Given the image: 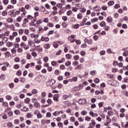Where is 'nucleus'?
Listing matches in <instances>:
<instances>
[{
    "label": "nucleus",
    "instance_id": "1",
    "mask_svg": "<svg viewBox=\"0 0 128 128\" xmlns=\"http://www.w3.org/2000/svg\"><path fill=\"white\" fill-rule=\"evenodd\" d=\"M32 102L34 104V106L35 108H40V104L38 102V99L33 98L32 100Z\"/></svg>",
    "mask_w": 128,
    "mask_h": 128
},
{
    "label": "nucleus",
    "instance_id": "2",
    "mask_svg": "<svg viewBox=\"0 0 128 128\" xmlns=\"http://www.w3.org/2000/svg\"><path fill=\"white\" fill-rule=\"evenodd\" d=\"M84 86H82V84H80L78 86H74L72 88V92H78V90H80Z\"/></svg>",
    "mask_w": 128,
    "mask_h": 128
},
{
    "label": "nucleus",
    "instance_id": "3",
    "mask_svg": "<svg viewBox=\"0 0 128 128\" xmlns=\"http://www.w3.org/2000/svg\"><path fill=\"white\" fill-rule=\"evenodd\" d=\"M20 46L22 48H24L25 50H28V48H30V46L26 45L24 42H22L20 44Z\"/></svg>",
    "mask_w": 128,
    "mask_h": 128
},
{
    "label": "nucleus",
    "instance_id": "4",
    "mask_svg": "<svg viewBox=\"0 0 128 128\" xmlns=\"http://www.w3.org/2000/svg\"><path fill=\"white\" fill-rule=\"evenodd\" d=\"M14 12H16V9H14L8 12V14L9 16H10V18H16V14L14 13Z\"/></svg>",
    "mask_w": 128,
    "mask_h": 128
},
{
    "label": "nucleus",
    "instance_id": "5",
    "mask_svg": "<svg viewBox=\"0 0 128 128\" xmlns=\"http://www.w3.org/2000/svg\"><path fill=\"white\" fill-rule=\"evenodd\" d=\"M78 102L80 104H86V99L80 98L78 101Z\"/></svg>",
    "mask_w": 128,
    "mask_h": 128
},
{
    "label": "nucleus",
    "instance_id": "6",
    "mask_svg": "<svg viewBox=\"0 0 128 128\" xmlns=\"http://www.w3.org/2000/svg\"><path fill=\"white\" fill-rule=\"evenodd\" d=\"M84 42H86L88 44H92V40L90 39L88 40V38H86L84 40Z\"/></svg>",
    "mask_w": 128,
    "mask_h": 128
},
{
    "label": "nucleus",
    "instance_id": "7",
    "mask_svg": "<svg viewBox=\"0 0 128 128\" xmlns=\"http://www.w3.org/2000/svg\"><path fill=\"white\" fill-rule=\"evenodd\" d=\"M41 42H48L50 40V38L48 37L42 36L40 39Z\"/></svg>",
    "mask_w": 128,
    "mask_h": 128
},
{
    "label": "nucleus",
    "instance_id": "8",
    "mask_svg": "<svg viewBox=\"0 0 128 128\" xmlns=\"http://www.w3.org/2000/svg\"><path fill=\"white\" fill-rule=\"evenodd\" d=\"M46 102H47V103L48 104H46L45 106L46 107L49 106H50L52 104V100H50V98L48 99Z\"/></svg>",
    "mask_w": 128,
    "mask_h": 128
},
{
    "label": "nucleus",
    "instance_id": "9",
    "mask_svg": "<svg viewBox=\"0 0 128 128\" xmlns=\"http://www.w3.org/2000/svg\"><path fill=\"white\" fill-rule=\"evenodd\" d=\"M54 82H56L54 80H50L49 82H48V86H52L53 84H54Z\"/></svg>",
    "mask_w": 128,
    "mask_h": 128
},
{
    "label": "nucleus",
    "instance_id": "10",
    "mask_svg": "<svg viewBox=\"0 0 128 128\" xmlns=\"http://www.w3.org/2000/svg\"><path fill=\"white\" fill-rule=\"evenodd\" d=\"M88 20V18H84L82 21V22L80 23V25L81 26H84V24H86V21Z\"/></svg>",
    "mask_w": 128,
    "mask_h": 128
},
{
    "label": "nucleus",
    "instance_id": "11",
    "mask_svg": "<svg viewBox=\"0 0 128 128\" xmlns=\"http://www.w3.org/2000/svg\"><path fill=\"white\" fill-rule=\"evenodd\" d=\"M76 38V34H72L68 37V40H74V38Z\"/></svg>",
    "mask_w": 128,
    "mask_h": 128
},
{
    "label": "nucleus",
    "instance_id": "12",
    "mask_svg": "<svg viewBox=\"0 0 128 128\" xmlns=\"http://www.w3.org/2000/svg\"><path fill=\"white\" fill-rule=\"evenodd\" d=\"M93 10L96 12H98V10H100L101 8L99 6H96L95 7L93 8Z\"/></svg>",
    "mask_w": 128,
    "mask_h": 128
},
{
    "label": "nucleus",
    "instance_id": "13",
    "mask_svg": "<svg viewBox=\"0 0 128 128\" xmlns=\"http://www.w3.org/2000/svg\"><path fill=\"white\" fill-rule=\"evenodd\" d=\"M20 12H22L23 14H26V8H22L19 9Z\"/></svg>",
    "mask_w": 128,
    "mask_h": 128
},
{
    "label": "nucleus",
    "instance_id": "14",
    "mask_svg": "<svg viewBox=\"0 0 128 128\" xmlns=\"http://www.w3.org/2000/svg\"><path fill=\"white\" fill-rule=\"evenodd\" d=\"M92 122L89 124V126H94L96 124V120H91Z\"/></svg>",
    "mask_w": 128,
    "mask_h": 128
},
{
    "label": "nucleus",
    "instance_id": "15",
    "mask_svg": "<svg viewBox=\"0 0 128 128\" xmlns=\"http://www.w3.org/2000/svg\"><path fill=\"white\" fill-rule=\"evenodd\" d=\"M44 48H46V50H48V48H50V44H45L44 46Z\"/></svg>",
    "mask_w": 128,
    "mask_h": 128
},
{
    "label": "nucleus",
    "instance_id": "16",
    "mask_svg": "<svg viewBox=\"0 0 128 128\" xmlns=\"http://www.w3.org/2000/svg\"><path fill=\"white\" fill-rule=\"evenodd\" d=\"M28 44L30 46H32L34 44V46H36V44H34V42L32 41V40H30L28 41Z\"/></svg>",
    "mask_w": 128,
    "mask_h": 128
},
{
    "label": "nucleus",
    "instance_id": "17",
    "mask_svg": "<svg viewBox=\"0 0 128 128\" xmlns=\"http://www.w3.org/2000/svg\"><path fill=\"white\" fill-rule=\"evenodd\" d=\"M106 22H112V16H110L108 17V18H106Z\"/></svg>",
    "mask_w": 128,
    "mask_h": 128
},
{
    "label": "nucleus",
    "instance_id": "18",
    "mask_svg": "<svg viewBox=\"0 0 128 128\" xmlns=\"http://www.w3.org/2000/svg\"><path fill=\"white\" fill-rule=\"evenodd\" d=\"M2 106H4V108H8V102H3Z\"/></svg>",
    "mask_w": 128,
    "mask_h": 128
},
{
    "label": "nucleus",
    "instance_id": "19",
    "mask_svg": "<svg viewBox=\"0 0 128 128\" xmlns=\"http://www.w3.org/2000/svg\"><path fill=\"white\" fill-rule=\"evenodd\" d=\"M16 22H20L22 20V16H19L18 18L16 19Z\"/></svg>",
    "mask_w": 128,
    "mask_h": 128
},
{
    "label": "nucleus",
    "instance_id": "20",
    "mask_svg": "<svg viewBox=\"0 0 128 128\" xmlns=\"http://www.w3.org/2000/svg\"><path fill=\"white\" fill-rule=\"evenodd\" d=\"M69 82H72V80L69 79L68 80H64L63 81V84H68Z\"/></svg>",
    "mask_w": 128,
    "mask_h": 128
},
{
    "label": "nucleus",
    "instance_id": "21",
    "mask_svg": "<svg viewBox=\"0 0 128 128\" xmlns=\"http://www.w3.org/2000/svg\"><path fill=\"white\" fill-rule=\"evenodd\" d=\"M2 16H8V10H6V9L5 10L2 11Z\"/></svg>",
    "mask_w": 128,
    "mask_h": 128
},
{
    "label": "nucleus",
    "instance_id": "22",
    "mask_svg": "<svg viewBox=\"0 0 128 128\" xmlns=\"http://www.w3.org/2000/svg\"><path fill=\"white\" fill-rule=\"evenodd\" d=\"M20 82H22V84H24V82H26V78H24V77L20 78Z\"/></svg>",
    "mask_w": 128,
    "mask_h": 128
},
{
    "label": "nucleus",
    "instance_id": "23",
    "mask_svg": "<svg viewBox=\"0 0 128 128\" xmlns=\"http://www.w3.org/2000/svg\"><path fill=\"white\" fill-rule=\"evenodd\" d=\"M77 18H78V20H82V14L80 13L78 14Z\"/></svg>",
    "mask_w": 128,
    "mask_h": 128
},
{
    "label": "nucleus",
    "instance_id": "24",
    "mask_svg": "<svg viewBox=\"0 0 128 128\" xmlns=\"http://www.w3.org/2000/svg\"><path fill=\"white\" fill-rule=\"evenodd\" d=\"M14 114H16L17 116H18V114H20V110H16L14 111Z\"/></svg>",
    "mask_w": 128,
    "mask_h": 128
},
{
    "label": "nucleus",
    "instance_id": "25",
    "mask_svg": "<svg viewBox=\"0 0 128 128\" xmlns=\"http://www.w3.org/2000/svg\"><path fill=\"white\" fill-rule=\"evenodd\" d=\"M106 22L104 21H102L100 24V26L102 27L106 26Z\"/></svg>",
    "mask_w": 128,
    "mask_h": 128
},
{
    "label": "nucleus",
    "instance_id": "26",
    "mask_svg": "<svg viewBox=\"0 0 128 128\" xmlns=\"http://www.w3.org/2000/svg\"><path fill=\"white\" fill-rule=\"evenodd\" d=\"M106 120L108 122H110V123L112 122V119H110V116H106Z\"/></svg>",
    "mask_w": 128,
    "mask_h": 128
},
{
    "label": "nucleus",
    "instance_id": "27",
    "mask_svg": "<svg viewBox=\"0 0 128 128\" xmlns=\"http://www.w3.org/2000/svg\"><path fill=\"white\" fill-rule=\"evenodd\" d=\"M16 76H22V70H18L16 72Z\"/></svg>",
    "mask_w": 128,
    "mask_h": 128
},
{
    "label": "nucleus",
    "instance_id": "28",
    "mask_svg": "<svg viewBox=\"0 0 128 128\" xmlns=\"http://www.w3.org/2000/svg\"><path fill=\"white\" fill-rule=\"evenodd\" d=\"M22 40L24 42H26L28 40V37L24 35L22 36Z\"/></svg>",
    "mask_w": 128,
    "mask_h": 128
},
{
    "label": "nucleus",
    "instance_id": "29",
    "mask_svg": "<svg viewBox=\"0 0 128 128\" xmlns=\"http://www.w3.org/2000/svg\"><path fill=\"white\" fill-rule=\"evenodd\" d=\"M17 52L18 54H22V52H24V50H22V48H19L17 50Z\"/></svg>",
    "mask_w": 128,
    "mask_h": 128
},
{
    "label": "nucleus",
    "instance_id": "30",
    "mask_svg": "<svg viewBox=\"0 0 128 128\" xmlns=\"http://www.w3.org/2000/svg\"><path fill=\"white\" fill-rule=\"evenodd\" d=\"M72 80V82H78V77L76 76H74V77H73L72 79H70Z\"/></svg>",
    "mask_w": 128,
    "mask_h": 128
},
{
    "label": "nucleus",
    "instance_id": "31",
    "mask_svg": "<svg viewBox=\"0 0 128 128\" xmlns=\"http://www.w3.org/2000/svg\"><path fill=\"white\" fill-rule=\"evenodd\" d=\"M32 116H33L32 114H30V113H28L26 114V118H32Z\"/></svg>",
    "mask_w": 128,
    "mask_h": 128
},
{
    "label": "nucleus",
    "instance_id": "32",
    "mask_svg": "<svg viewBox=\"0 0 128 128\" xmlns=\"http://www.w3.org/2000/svg\"><path fill=\"white\" fill-rule=\"evenodd\" d=\"M32 94H38V90H36V89H33L32 91Z\"/></svg>",
    "mask_w": 128,
    "mask_h": 128
},
{
    "label": "nucleus",
    "instance_id": "33",
    "mask_svg": "<svg viewBox=\"0 0 128 128\" xmlns=\"http://www.w3.org/2000/svg\"><path fill=\"white\" fill-rule=\"evenodd\" d=\"M42 118V114H40V112H38V114H37V118Z\"/></svg>",
    "mask_w": 128,
    "mask_h": 128
},
{
    "label": "nucleus",
    "instance_id": "34",
    "mask_svg": "<svg viewBox=\"0 0 128 128\" xmlns=\"http://www.w3.org/2000/svg\"><path fill=\"white\" fill-rule=\"evenodd\" d=\"M30 98H26L24 100L25 104H30Z\"/></svg>",
    "mask_w": 128,
    "mask_h": 128
},
{
    "label": "nucleus",
    "instance_id": "35",
    "mask_svg": "<svg viewBox=\"0 0 128 128\" xmlns=\"http://www.w3.org/2000/svg\"><path fill=\"white\" fill-rule=\"evenodd\" d=\"M6 46L8 48H10V46H12V42H8L6 43Z\"/></svg>",
    "mask_w": 128,
    "mask_h": 128
},
{
    "label": "nucleus",
    "instance_id": "36",
    "mask_svg": "<svg viewBox=\"0 0 128 128\" xmlns=\"http://www.w3.org/2000/svg\"><path fill=\"white\" fill-rule=\"evenodd\" d=\"M53 100L56 102H58V96L56 95H55L54 96L53 98Z\"/></svg>",
    "mask_w": 128,
    "mask_h": 128
},
{
    "label": "nucleus",
    "instance_id": "37",
    "mask_svg": "<svg viewBox=\"0 0 128 128\" xmlns=\"http://www.w3.org/2000/svg\"><path fill=\"white\" fill-rule=\"evenodd\" d=\"M80 114H81L82 116H86L88 114V112H86V110H84L82 111Z\"/></svg>",
    "mask_w": 128,
    "mask_h": 128
},
{
    "label": "nucleus",
    "instance_id": "38",
    "mask_svg": "<svg viewBox=\"0 0 128 128\" xmlns=\"http://www.w3.org/2000/svg\"><path fill=\"white\" fill-rule=\"evenodd\" d=\"M6 21L8 22H14V20L11 18H8L6 19Z\"/></svg>",
    "mask_w": 128,
    "mask_h": 128
},
{
    "label": "nucleus",
    "instance_id": "39",
    "mask_svg": "<svg viewBox=\"0 0 128 128\" xmlns=\"http://www.w3.org/2000/svg\"><path fill=\"white\" fill-rule=\"evenodd\" d=\"M71 64H72V62H70V61H68L65 63V66H70Z\"/></svg>",
    "mask_w": 128,
    "mask_h": 128
},
{
    "label": "nucleus",
    "instance_id": "40",
    "mask_svg": "<svg viewBox=\"0 0 128 128\" xmlns=\"http://www.w3.org/2000/svg\"><path fill=\"white\" fill-rule=\"evenodd\" d=\"M23 102H20V104H17L16 106V107L17 108H22V104Z\"/></svg>",
    "mask_w": 128,
    "mask_h": 128
},
{
    "label": "nucleus",
    "instance_id": "41",
    "mask_svg": "<svg viewBox=\"0 0 128 128\" xmlns=\"http://www.w3.org/2000/svg\"><path fill=\"white\" fill-rule=\"evenodd\" d=\"M36 70H40V68H42V66L40 65H36Z\"/></svg>",
    "mask_w": 128,
    "mask_h": 128
},
{
    "label": "nucleus",
    "instance_id": "42",
    "mask_svg": "<svg viewBox=\"0 0 128 128\" xmlns=\"http://www.w3.org/2000/svg\"><path fill=\"white\" fill-rule=\"evenodd\" d=\"M110 26H106L104 28V30H106V32H108V30H110Z\"/></svg>",
    "mask_w": 128,
    "mask_h": 128
},
{
    "label": "nucleus",
    "instance_id": "43",
    "mask_svg": "<svg viewBox=\"0 0 128 128\" xmlns=\"http://www.w3.org/2000/svg\"><path fill=\"white\" fill-rule=\"evenodd\" d=\"M43 60L44 62H48V56L44 57Z\"/></svg>",
    "mask_w": 128,
    "mask_h": 128
},
{
    "label": "nucleus",
    "instance_id": "44",
    "mask_svg": "<svg viewBox=\"0 0 128 128\" xmlns=\"http://www.w3.org/2000/svg\"><path fill=\"white\" fill-rule=\"evenodd\" d=\"M2 40L4 42H8V37H4L2 38Z\"/></svg>",
    "mask_w": 128,
    "mask_h": 128
},
{
    "label": "nucleus",
    "instance_id": "45",
    "mask_svg": "<svg viewBox=\"0 0 128 128\" xmlns=\"http://www.w3.org/2000/svg\"><path fill=\"white\" fill-rule=\"evenodd\" d=\"M14 83H10V84H9V88H14Z\"/></svg>",
    "mask_w": 128,
    "mask_h": 128
},
{
    "label": "nucleus",
    "instance_id": "46",
    "mask_svg": "<svg viewBox=\"0 0 128 128\" xmlns=\"http://www.w3.org/2000/svg\"><path fill=\"white\" fill-rule=\"evenodd\" d=\"M74 60H78L80 58V56H78V55H76L74 56Z\"/></svg>",
    "mask_w": 128,
    "mask_h": 128
},
{
    "label": "nucleus",
    "instance_id": "47",
    "mask_svg": "<svg viewBox=\"0 0 128 128\" xmlns=\"http://www.w3.org/2000/svg\"><path fill=\"white\" fill-rule=\"evenodd\" d=\"M114 1H110L108 2V6H114Z\"/></svg>",
    "mask_w": 128,
    "mask_h": 128
},
{
    "label": "nucleus",
    "instance_id": "48",
    "mask_svg": "<svg viewBox=\"0 0 128 128\" xmlns=\"http://www.w3.org/2000/svg\"><path fill=\"white\" fill-rule=\"evenodd\" d=\"M118 62L116 60H114L113 62V66H118Z\"/></svg>",
    "mask_w": 128,
    "mask_h": 128
},
{
    "label": "nucleus",
    "instance_id": "49",
    "mask_svg": "<svg viewBox=\"0 0 128 128\" xmlns=\"http://www.w3.org/2000/svg\"><path fill=\"white\" fill-rule=\"evenodd\" d=\"M24 30L23 29H20L18 30L19 34H24Z\"/></svg>",
    "mask_w": 128,
    "mask_h": 128
},
{
    "label": "nucleus",
    "instance_id": "50",
    "mask_svg": "<svg viewBox=\"0 0 128 128\" xmlns=\"http://www.w3.org/2000/svg\"><path fill=\"white\" fill-rule=\"evenodd\" d=\"M82 64H79L75 68V70H82Z\"/></svg>",
    "mask_w": 128,
    "mask_h": 128
},
{
    "label": "nucleus",
    "instance_id": "51",
    "mask_svg": "<svg viewBox=\"0 0 128 128\" xmlns=\"http://www.w3.org/2000/svg\"><path fill=\"white\" fill-rule=\"evenodd\" d=\"M46 10V8H44V6H42L40 8V12H44V10Z\"/></svg>",
    "mask_w": 128,
    "mask_h": 128
},
{
    "label": "nucleus",
    "instance_id": "52",
    "mask_svg": "<svg viewBox=\"0 0 128 128\" xmlns=\"http://www.w3.org/2000/svg\"><path fill=\"white\" fill-rule=\"evenodd\" d=\"M67 16H70V14H72V12L70 10H69L66 12Z\"/></svg>",
    "mask_w": 128,
    "mask_h": 128
},
{
    "label": "nucleus",
    "instance_id": "53",
    "mask_svg": "<svg viewBox=\"0 0 128 128\" xmlns=\"http://www.w3.org/2000/svg\"><path fill=\"white\" fill-rule=\"evenodd\" d=\"M94 82H95L96 84H98V82H100V79L98 78H96L94 80Z\"/></svg>",
    "mask_w": 128,
    "mask_h": 128
},
{
    "label": "nucleus",
    "instance_id": "54",
    "mask_svg": "<svg viewBox=\"0 0 128 128\" xmlns=\"http://www.w3.org/2000/svg\"><path fill=\"white\" fill-rule=\"evenodd\" d=\"M90 120H92V118H90V117H88V116H86L85 118V120H87V122H90Z\"/></svg>",
    "mask_w": 128,
    "mask_h": 128
},
{
    "label": "nucleus",
    "instance_id": "55",
    "mask_svg": "<svg viewBox=\"0 0 128 128\" xmlns=\"http://www.w3.org/2000/svg\"><path fill=\"white\" fill-rule=\"evenodd\" d=\"M65 76L68 77L70 76V72H66L64 73Z\"/></svg>",
    "mask_w": 128,
    "mask_h": 128
},
{
    "label": "nucleus",
    "instance_id": "56",
    "mask_svg": "<svg viewBox=\"0 0 128 128\" xmlns=\"http://www.w3.org/2000/svg\"><path fill=\"white\" fill-rule=\"evenodd\" d=\"M80 24H76L75 25H74V28H80Z\"/></svg>",
    "mask_w": 128,
    "mask_h": 128
},
{
    "label": "nucleus",
    "instance_id": "57",
    "mask_svg": "<svg viewBox=\"0 0 128 128\" xmlns=\"http://www.w3.org/2000/svg\"><path fill=\"white\" fill-rule=\"evenodd\" d=\"M60 70H66V66L64 64H61L60 68Z\"/></svg>",
    "mask_w": 128,
    "mask_h": 128
},
{
    "label": "nucleus",
    "instance_id": "58",
    "mask_svg": "<svg viewBox=\"0 0 128 128\" xmlns=\"http://www.w3.org/2000/svg\"><path fill=\"white\" fill-rule=\"evenodd\" d=\"M58 80H64V77H62V76H59L58 77Z\"/></svg>",
    "mask_w": 128,
    "mask_h": 128
},
{
    "label": "nucleus",
    "instance_id": "59",
    "mask_svg": "<svg viewBox=\"0 0 128 128\" xmlns=\"http://www.w3.org/2000/svg\"><path fill=\"white\" fill-rule=\"evenodd\" d=\"M6 98L8 100H12V96H6Z\"/></svg>",
    "mask_w": 128,
    "mask_h": 128
},
{
    "label": "nucleus",
    "instance_id": "60",
    "mask_svg": "<svg viewBox=\"0 0 128 128\" xmlns=\"http://www.w3.org/2000/svg\"><path fill=\"white\" fill-rule=\"evenodd\" d=\"M11 52L12 54H16V48H13L11 50Z\"/></svg>",
    "mask_w": 128,
    "mask_h": 128
},
{
    "label": "nucleus",
    "instance_id": "61",
    "mask_svg": "<svg viewBox=\"0 0 128 128\" xmlns=\"http://www.w3.org/2000/svg\"><path fill=\"white\" fill-rule=\"evenodd\" d=\"M32 18H34V17H32V16L31 15H28L27 16V19L28 20H32Z\"/></svg>",
    "mask_w": 128,
    "mask_h": 128
},
{
    "label": "nucleus",
    "instance_id": "62",
    "mask_svg": "<svg viewBox=\"0 0 128 128\" xmlns=\"http://www.w3.org/2000/svg\"><path fill=\"white\" fill-rule=\"evenodd\" d=\"M123 56H128V51H125L123 53Z\"/></svg>",
    "mask_w": 128,
    "mask_h": 128
},
{
    "label": "nucleus",
    "instance_id": "63",
    "mask_svg": "<svg viewBox=\"0 0 128 128\" xmlns=\"http://www.w3.org/2000/svg\"><path fill=\"white\" fill-rule=\"evenodd\" d=\"M118 70V69L117 68H112V72H116Z\"/></svg>",
    "mask_w": 128,
    "mask_h": 128
},
{
    "label": "nucleus",
    "instance_id": "64",
    "mask_svg": "<svg viewBox=\"0 0 128 128\" xmlns=\"http://www.w3.org/2000/svg\"><path fill=\"white\" fill-rule=\"evenodd\" d=\"M16 42H20V37H18L16 39Z\"/></svg>",
    "mask_w": 128,
    "mask_h": 128
}]
</instances>
